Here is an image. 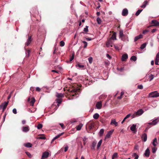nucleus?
<instances>
[{"label": "nucleus", "mask_w": 159, "mask_h": 159, "mask_svg": "<svg viewBox=\"0 0 159 159\" xmlns=\"http://www.w3.org/2000/svg\"><path fill=\"white\" fill-rule=\"evenodd\" d=\"M57 103V107L56 106L55 103L53 104L51 106L50 108L53 109L54 110H56L59 106V104L62 102V100L61 99H56Z\"/></svg>", "instance_id": "obj_1"}, {"label": "nucleus", "mask_w": 159, "mask_h": 159, "mask_svg": "<svg viewBox=\"0 0 159 159\" xmlns=\"http://www.w3.org/2000/svg\"><path fill=\"white\" fill-rule=\"evenodd\" d=\"M143 113V111L142 109L138 110L137 111L135 112L132 115L131 117L133 118L137 116H139L142 115Z\"/></svg>", "instance_id": "obj_2"}, {"label": "nucleus", "mask_w": 159, "mask_h": 159, "mask_svg": "<svg viewBox=\"0 0 159 159\" xmlns=\"http://www.w3.org/2000/svg\"><path fill=\"white\" fill-rule=\"evenodd\" d=\"M149 98H157L159 97V93L157 91H154L149 93L148 96Z\"/></svg>", "instance_id": "obj_3"}, {"label": "nucleus", "mask_w": 159, "mask_h": 159, "mask_svg": "<svg viewBox=\"0 0 159 159\" xmlns=\"http://www.w3.org/2000/svg\"><path fill=\"white\" fill-rule=\"evenodd\" d=\"M78 89H74L71 90L70 89L68 90V91L70 93H75L74 94L71 95V96L70 97V99H74V97L76 96L75 98H77V94L75 93H76Z\"/></svg>", "instance_id": "obj_4"}, {"label": "nucleus", "mask_w": 159, "mask_h": 159, "mask_svg": "<svg viewBox=\"0 0 159 159\" xmlns=\"http://www.w3.org/2000/svg\"><path fill=\"white\" fill-rule=\"evenodd\" d=\"M49 155V153L47 152H43L42 154L41 159H46L47 158Z\"/></svg>", "instance_id": "obj_5"}, {"label": "nucleus", "mask_w": 159, "mask_h": 159, "mask_svg": "<svg viewBox=\"0 0 159 159\" xmlns=\"http://www.w3.org/2000/svg\"><path fill=\"white\" fill-rule=\"evenodd\" d=\"M159 120L158 118H157L155 120H153L151 122L149 123H148L149 125H155L157 124Z\"/></svg>", "instance_id": "obj_6"}, {"label": "nucleus", "mask_w": 159, "mask_h": 159, "mask_svg": "<svg viewBox=\"0 0 159 159\" xmlns=\"http://www.w3.org/2000/svg\"><path fill=\"white\" fill-rule=\"evenodd\" d=\"M114 131L113 130H111L108 132L105 138V140L109 138Z\"/></svg>", "instance_id": "obj_7"}, {"label": "nucleus", "mask_w": 159, "mask_h": 159, "mask_svg": "<svg viewBox=\"0 0 159 159\" xmlns=\"http://www.w3.org/2000/svg\"><path fill=\"white\" fill-rule=\"evenodd\" d=\"M28 101L30 102V105L33 106L35 101V100L34 98H31V99L30 98H29L28 99Z\"/></svg>", "instance_id": "obj_8"}, {"label": "nucleus", "mask_w": 159, "mask_h": 159, "mask_svg": "<svg viewBox=\"0 0 159 159\" xmlns=\"http://www.w3.org/2000/svg\"><path fill=\"white\" fill-rule=\"evenodd\" d=\"M113 42L112 41L111 39H110L107 41L106 43V46L107 47H109V46L112 47Z\"/></svg>", "instance_id": "obj_9"}, {"label": "nucleus", "mask_w": 159, "mask_h": 159, "mask_svg": "<svg viewBox=\"0 0 159 159\" xmlns=\"http://www.w3.org/2000/svg\"><path fill=\"white\" fill-rule=\"evenodd\" d=\"M128 13V11L127 9L125 8L123 9L122 12V15L123 16H127Z\"/></svg>", "instance_id": "obj_10"}, {"label": "nucleus", "mask_w": 159, "mask_h": 159, "mask_svg": "<svg viewBox=\"0 0 159 159\" xmlns=\"http://www.w3.org/2000/svg\"><path fill=\"white\" fill-rule=\"evenodd\" d=\"M31 36L28 35V39L27 40V42L25 43V45L28 46L31 43Z\"/></svg>", "instance_id": "obj_11"}, {"label": "nucleus", "mask_w": 159, "mask_h": 159, "mask_svg": "<svg viewBox=\"0 0 159 159\" xmlns=\"http://www.w3.org/2000/svg\"><path fill=\"white\" fill-rule=\"evenodd\" d=\"M9 103L8 101H7V102H5L4 103H3L2 104L3 108H2V111H4L5 109H6L7 107V106Z\"/></svg>", "instance_id": "obj_12"}, {"label": "nucleus", "mask_w": 159, "mask_h": 159, "mask_svg": "<svg viewBox=\"0 0 159 159\" xmlns=\"http://www.w3.org/2000/svg\"><path fill=\"white\" fill-rule=\"evenodd\" d=\"M128 58V55L127 54H125L122 55L121 60L123 61H125Z\"/></svg>", "instance_id": "obj_13"}, {"label": "nucleus", "mask_w": 159, "mask_h": 159, "mask_svg": "<svg viewBox=\"0 0 159 159\" xmlns=\"http://www.w3.org/2000/svg\"><path fill=\"white\" fill-rule=\"evenodd\" d=\"M158 62H159V52H158L156 56L155 60V64L156 65H158Z\"/></svg>", "instance_id": "obj_14"}, {"label": "nucleus", "mask_w": 159, "mask_h": 159, "mask_svg": "<svg viewBox=\"0 0 159 159\" xmlns=\"http://www.w3.org/2000/svg\"><path fill=\"white\" fill-rule=\"evenodd\" d=\"M152 24L154 26H159V22L156 20H153L152 21Z\"/></svg>", "instance_id": "obj_15"}, {"label": "nucleus", "mask_w": 159, "mask_h": 159, "mask_svg": "<svg viewBox=\"0 0 159 159\" xmlns=\"http://www.w3.org/2000/svg\"><path fill=\"white\" fill-rule=\"evenodd\" d=\"M136 125L133 124L130 128V130L134 133L136 131Z\"/></svg>", "instance_id": "obj_16"}, {"label": "nucleus", "mask_w": 159, "mask_h": 159, "mask_svg": "<svg viewBox=\"0 0 159 159\" xmlns=\"http://www.w3.org/2000/svg\"><path fill=\"white\" fill-rule=\"evenodd\" d=\"M110 125H114L116 126H117L118 125V123L116 122L115 119H112L110 123Z\"/></svg>", "instance_id": "obj_17"}, {"label": "nucleus", "mask_w": 159, "mask_h": 159, "mask_svg": "<svg viewBox=\"0 0 159 159\" xmlns=\"http://www.w3.org/2000/svg\"><path fill=\"white\" fill-rule=\"evenodd\" d=\"M150 150L148 148H147L145 151V152L144 153V155L146 157H148L150 155Z\"/></svg>", "instance_id": "obj_18"}, {"label": "nucleus", "mask_w": 159, "mask_h": 159, "mask_svg": "<svg viewBox=\"0 0 159 159\" xmlns=\"http://www.w3.org/2000/svg\"><path fill=\"white\" fill-rule=\"evenodd\" d=\"M96 107L98 109H100L102 107V102L101 101L97 102L96 104Z\"/></svg>", "instance_id": "obj_19"}, {"label": "nucleus", "mask_w": 159, "mask_h": 159, "mask_svg": "<svg viewBox=\"0 0 159 159\" xmlns=\"http://www.w3.org/2000/svg\"><path fill=\"white\" fill-rule=\"evenodd\" d=\"M141 138H142V140L144 142H146L147 140V134L145 133L143 134Z\"/></svg>", "instance_id": "obj_20"}, {"label": "nucleus", "mask_w": 159, "mask_h": 159, "mask_svg": "<svg viewBox=\"0 0 159 159\" xmlns=\"http://www.w3.org/2000/svg\"><path fill=\"white\" fill-rule=\"evenodd\" d=\"M124 36V35L123 34V31L122 30H120L119 31V37L120 38L121 40H123V37Z\"/></svg>", "instance_id": "obj_21"}, {"label": "nucleus", "mask_w": 159, "mask_h": 159, "mask_svg": "<svg viewBox=\"0 0 159 159\" xmlns=\"http://www.w3.org/2000/svg\"><path fill=\"white\" fill-rule=\"evenodd\" d=\"M22 131L24 132H27L29 131L30 129L28 126L23 127L22 128Z\"/></svg>", "instance_id": "obj_22"}, {"label": "nucleus", "mask_w": 159, "mask_h": 159, "mask_svg": "<svg viewBox=\"0 0 159 159\" xmlns=\"http://www.w3.org/2000/svg\"><path fill=\"white\" fill-rule=\"evenodd\" d=\"M32 12L36 14H38L39 12L37 7L33 8L32 10Z\"/></svg>", "instance_id": "obj_23"}, {"label": "nucleus", "mask_w": 159, "mask_h": 159, "mask_svg": "<svg viewBox=\"0 0 159 159\" xmlns=\"http://www.w3.org/2000/svg\"><path fill=\"white\" fill-rule=\"evenodd\" d=\"M56 96L58 98H61L64 96V94L62 93H57Z\"/></svg>", "instance_id": "obj_24"}, {"label": "nucleus", "mask_w": 159, "mask_h": 159, "mask_svg": "<svg viewBox=\"0 0 159 159\" xmlns=\"http://www.w3.org/2000/svg\"><path fill=\"white\" fill-rule=\"evenodd\" d=\"M32 144L30 143H28L24 144V146L27 148H31L32 146Z\"/></svg>", "instance_id": "obj_25"}, {"label": "nucleus", "mask_w": 159, "mask_h": 159, "mask_svg": "<svg viewBox=\"0 0 159 159\" xmlns=\"http://www.w3.org/2000/svg\"><path fill=\"white\" fill-rule=\"evenodd\" d=\"M148 3V2L147 1H145L143 3V4L141 6V8H145L146 7V5Z\"/></svg>", "instance_id": "obj_26"}, {"label": "nucleus", "mask_w": 159, "mask_h": 159, "mask_svg": "<svg viewBox=\"0 0 159 159\" xmlns=\"http://www.w3.org/2000/svg\"><path fill=\"white\" fill-rule=\"evenodd\" d=\"M152 143L154 146H157V140L156 138H154L153 140Z\"/></svg>", "instance_id": "obj_27"}, {"label": "nucleus", "mask_w": 159, "mask_h": 159, "mask_svg": "<svg viewBox=\"0 0 159 159\" xmlns=\"http://www.w3.org/2000/svg\"><path fill=\"white\" fill-rule=\"evenodd\" d=\"M83 124H80L79 125L77 126L76 127L77 130H80L81 129L82 127L83 126Z\"/></svg>", "instance_id": "obj_28"}, {"label": "nucleus", "mask_w": 159, "mask_h": 159, "mask_svg": "<svg viewBox=\"0 0 159 159\" xmlns=\"http://www.w3.org/2000/svg\"><path fill=\"white\" fill-rule=\"evenodd\" d=\"M111 39L116 40V33H114L111 38Z\"/></svg>", "instance_id": "obj_29"}, {"label": "nucleus", "mask_w": 159, "mask_h": 159, "mask_svg": "<svg viewBox=\"0 0 159 159\" xmlns=\"http://www.w3.org/2000/svg\"><path fill=\"white\" fill-rule=\"evenodd\" d=\"M96 145V143L95 142H93L92 143L91 148L92 149L94 150L95 147Z\"/></svg>", "instance_id": "obj_30"}, {"label": "nucleus", "mask_w": 159, "mask_h": 159, "mask_svg": "<svg viewBox=\"0 0 159 159\" xmlns=\"http://www.w3.org/2000/svg\"><path fill=\"white\" fill-rule=\"evenodd\" d=\"M99 116V115L97 113H95L93 115V118L95 119H97L98 118Z\"/></svg>", "instance_id": "obj_31"}, {"label": "nucleus", "mask_w": 159, "mask_h": 159, "mask_svg": "<svg viewBox=\"0 0 159 159\" xmlns=\"http://www.w3.org/2000/svg\"><path fill=\"white\" fill-rule=\"evenodd\" d=\"M142 36L141 35H140L139 36H136V37H135V38H134V41L136 42L138 39H139L140 38H142Z\"/></svg>", "instance_id": "obj_32"}, {"label": "nucleus", "mask_w": 159, "mask_h": 159, "mask_svg": "<svg viewBox=\"0 0 159 159\" xmlns=\"http://www.w3.org/2000/svg\"><path fill=\"white\" fill-rule=\"evenodd\" d=\"M30 51L29 50H26L25 54L26 56L27 57H29L30 56Z\"/></svg>", "instance_id": "obj_33"}, {"label": "nucleus", "mask_w": 159, "mask_h": 159, "mask_svg": "<svg viewBox=\"0 0 159 159\" xmlns=\"http://www.w3.org/2000/svg\"><path fill=\"white\" fill-rule=\"evenodd\" d=\"M104 132V130L103 129H101L99 132V135L100 136H102Z\"/></svg>", "instance_id": "obj_34"}, {"label": "nucleus", "mask_w": 159, "mask_h": 159, "mask_svg": "<svg viewBox=\"0 0 159 159\" xmlns=\"http://www.w3.org/2000/svg\"><path fill=\"white\" fill-rule=\"evenodd\" d=\"M142 9H139L135 13V15L136 16H138L140 13L141 12V11H142Z\"/></svg>", "instance_id": "obj_35"}, {"label": "nucleus", "mask_w": 159, "mask_h": 159, "mask_svg": "<svg viewBox=\"0 0 159 159\" xmlns=\"http://www.w3.org/2000/svg\"><path fill=\"white\" fill-rule=\"evenodd\" d=\"M25 153L30 158H31L32 157V156L29 152H25Z\"/></svg>", "instance_id": "obj_36"}, {"label": "nucleus", "mask_w": 159, "mask_h": 159, "mask_svg": "<svg viewBox=\"0 0 159 159\" xmlns=\"http://www.w3.org/2000/svg\"><path fill=\"white\" fill-rule=\"evenodd\" d=\"M154 76L152 75H151L149 76V81H151L154 78Z\"/></svg>", "instance_id": "obj_37"}, {"label": "nucleus", "mask_w": 159, "mask_h": 159, "mask_svg": "<svg viewBox=\"0 0 159 159\" xmlns=\"http://www.w3.org/2000/svg\"><path fill=\"white\" fill-rule=\"evenodd\" d=\"M132 156L135 157L134 159H138L139 157V156L135 153H134Z\"/></svg>", "instance_id": "obj_38"}, {"label": "nucleus", "mask_w": 159, "mask_h": 159, "mask_svg": "<svg viewBox=\"0 0 159 159\" xmlns=\"http://www.w3.org/2000/svg\"><path fill=\"white\" fill-rule=\"evenodd\" d=\"M102 143V140H100L99 142H98V144H97V148L98 149L100 147V146L101 144Z\"/></svg>", "instance_id": "obj_39"}, {"label": "nucleus", "mask_w": 159, "mask_h": 159, "mask_svg": "<svg viewBox=\"0 0 159 159\" xmlns=\"http://www.w3.org/2000/svg\"><path fill=\"white\" fill-rule=\"evenodd\" d=\"M97 21L98 23V24H101L102 22V20H101V19L99 17H98L97 18Z\"/></svg>", "instance_id": "obj_40"}, {"label": "nucleus", "mask_w": 159, "mask_h": 159, "mask_svg": "<svg viewBox=\"0 0 159 159\" xmlns=\"http://www.w3.org/2000/svg\"><path fill=\"white\" fill-rule=\"evenodd\" d=\"M137 60V58L135 56H132L130 58V60L133 61H135Z\"/></svg>", "instance_id": "obj_41"}, {"label": "nucleus", "mask_w": 159, "mask_h": 159, "mask_svg": "<svg viewBox=\"0 0 159 159\" xmlns=\"http://www.w3.org/2000/svg\"><path fill=\"white\" fill-rule=\"evenodd\" d=\"M117 153L115 152L112 155V158H115L117 157Z\"/></svg>", "instance_id": "obj_42"}, {"label": "nucleus", "mask_w": 159, "mask_h": 159, "mask_svg": "<svg viewBox=\"0 0 159 159\" xmlns=\"http://www.w3.org/2000/svg\"><path fill=\"white\" fill-rule=\"evenodd\" d=\"M146 45V44L145 43H143L142 44L141 47L140 48L142 49H143L145 48Z\"/></svg>", "instance_id": "obj_43"}, {"label": "nucleus", "mask_w": 159, "mask_h": 159, "mask_svg": "<svg viewBox=\"0 0 159 159\" xmlns=\"http://www.w3.org/2000/svg\"><path fill=\"white\" fill-rule=\"evenodd\" d=\"M65 45V43L63 41H61L60 42V45L61 47H63Z\"/></svg>", "instance_id": "obj_44"}, {"label": "nucleus", "mask_w": 159, "mask_h": 159, "mask_svg": "<svg viewBox=\"0 0 159 159\" xmlns=\"http://www.w3.org/2000/svg\"><path fill=\"white\" fill-rule=\"evenodd\" d=\"M88 60H89V62L90 64H91L92 63L93 61V59L92 57H89L88 59Z\"/></svg>", "instance_id": "obj_45"}, {"label": "nucleus", "mask_w": 159, "mask_h": 159, "mask_svg": "<svg viewBox=\"0 0 159 159\" xmlns=\"http://www.w3.org/2000/svg\"><path fill=\"white\" fill-rule=\"evenodd\" d=\"M43 127V125L41 124H39L37 126V128L38 129H40L42 128Z\"/></svg>", "instance_id": "obj_46"}, {"label": "nucleus", "mask_w": 159, "mask_h": 159, "mask_svg": "<svg viewBox=\"0 0 159 159\" xmlns=\"http://www.w3.org/2000/svg\"><path fill=\"white\" fill-rule=\"evenodd\" d=\"M137 88L139 89H143V86L142 85H139L137 86Z\"/></svg>", "instance_id": "obj_47"}, {"label": "nucleus", "mask_w": 159, "mask_h": 159, "mask_svg": "<svg viewBox=\"0 0 159 159\" xmlns=\"http://www.w3.org/2000/svg\"><path fill=\"white\" fill-rule=\"evenodd\" d=\"M82 42L84 43V48H86L87 46V44H88L85 41H83Z\"/></svg>", "instance_id": "obj_48"}, {"label": "nucleus", "mask_w": 159, "mask_h": 159, "mask_svg": "<svg viewBox=\"0 0 159 159\" xmlns=\"http://www.w3.org/2000/svg\"><path fill=\"white\" fill-rule=\"evenodd\" d=\"M88 26H86V27L85 28H84V32H88Z\"/></svg>", "instance_id": "obj_49"}, {"label": "nucleus", "mask_w": 159, "mask_h": 159, "mask_svg": "<svg viewBox=\"0 0 159 159\" xmlns=\"http://www.w3.org/2000/svg\"><path fill=\"white\" fill-rule=\"evenodd\" d=\"M74 58V55L73 54L72 55V56H71V57H70L69 61L70 62H71V61H72V60Z\"/></svg>", "instance_id": "obj_50"}, {"label": "nucleus", "mask_w": 159, "mask_h": 159, "mask_svg": "<svg viewBox=\"0 0 159 159\" xmlns=\"http://www.w3.org/2000/svg\"><path fill=\"white\" fill-rule=\"evenodd\" d=\"M152 152L153 153H155L157 150V149L155 147L152 148Z\"/></svg>", "instance_id": "obj_51"}, {"label": "nucleus", "mask_w": 159, "mask_h": 159, "mask_svg": "<svg viewBox=\"0 0 159 159\" xmlns=\"http://www.w3.org/2000/svg\"><path fill=\"white\" fill-rule=\"evenodd\" d=\"M38 139H45V138L44 136H42L39 137L38 138Z\"/></svg>", "instance_id": "obj_52"}, {"label": "nucleus", "mask_w": 159, "mask_h": 159, "mask_svg": "<svg viewBox=\"0 0 159 159\" xmlns=\"http://www.w3.org/2000/svg\"><path fill=\"white\" fill-rule=\"evenodd\" d=\"M62 134H59L58 135H57V136H55L54 138V139H56L57 138H58L61 135H62Z\"/></svg>", "instance_id": "obj_53"}, {"label": "nucleus", "mask_w": 159, "mask_h": 159, "mask_svg": "<svg viewBox=\"0 0 159 159\" xmlns=\"http://www.w3.org/2000/svg\"><path fill=\"white\" fill-rule=\"evenodd\" d=\"M12 111L14 114H16L17 113V111L16 108L13 109Z\"/></svg>", "instance_id": "obj_54"}, {"label": "nucleus", "mask_w": 159, "mask_h": 159, "mask_svg": "<svg viewBox=\"0 0 159 159\" xmlns=\"http://www.w3.org/2000/svg\"><path fill=\"white\" fill-rule=\"evenodd\" d=\"M36 91H38V92H40V90H41V89H40L38 87H37L36 88Z\"/></svg>", "instance_id": "obj_55"}, {"label": "nucleus", "mask_w": 159, "mask_h": 159, "mask_svg": "<svg viewBox=\"0 0 159 159\" xmlns=\"http://www.w3.org/2000/svg\"><path fill=\"white\" fill-rule=\"evenodd\" d=\"M131 115V114H129L127 115L125 117V118L127 119L129 118Z\"/></svg>", "instance_id": "obj_56"}, {"label": "nucleus", "mask_w": 159, "mask_h": 159, "mask_svg": "<svg viewBox=\"0 0 159 159\" xmlns=\"http://www.w3.org/2000/svg\"><path fill=\"white\" fill-rule=\"evenodd\" d=\"M60 125H61V127L62 129H63L65 127L64 126V124L63 123H60Z\"/></svg>", "instance_id": "obj_57"}, {"label": "nucleus", "mask_w": 159, "mask_h": 159, "mask_svg": "<svg viewBox=\"0 0 159 159\" xmlns=\"http://www.w3.org/2000/svg\"><path fill=\"white\" fill-rule=\"evenodd\" d=\"M106 56L109 59H111V57L108 54H106Z\"/></svg>", "instance_id": "obj_58"}, {"label": "nucleus", "mask_w": 159, "mask_h": 159, "mask_svg": "<svg viewBox=\"0 0 159 159\" xmlns=\"http://www.w3.org/2000/svg\"><path fill=\"white\" fill-rule=\"evenodd\" d=\"M148 30H145L143 31V33L144 34L148 33Z\"/></svg>", "instance_id": "obj_59"}, {"label": "nucleus", "mask_w": 159, "mask_h": 159, "mask_svg": "<svg viewBox=\"0 0 159 159\" xmlns=\"http://www.w3.org/2000/svg\"><path fill=\"white\" fill-rule=\"evenodd\" d=\"M68 147L67 146H66V147H65L64 151L65 152H66L67 151V150H68Z\"/></svg>", "instance_id": "obj_60"}, {"label": "nucleus", "mask_w": 159, "mask_h": 159, "mask_svg": "<svg viewBox=\"0 0 159 159\" xmlns=\"http://www.w3.org/2000/svg\"><path fill=\"white\" fill-rule=\"evenodd\" d=\"M134 149L135 150H138V145H136L134 147Z\"/></svg>", "instance_id": "obj_61"}, {"label": "nucleus", "mask_w": 159, "mask_h": 159, "mask_svg": "<svg viewBox=\"0 0 159 159\" xmlns=\"http://www.w3.org/2000/svg\"><path fill=\"white\" fill-rule=\"evenodd\" d=\"M114 47L116 50H119V47L117 46H114Z\"/></svg>", "instance_id": "obj_62"}, {"label": "nucleus", "mask_w": 159, "mask_h": 159, "mask_svg": "<svg viewBox=\"0 0 159 159\" xmlns=\"http://www.w3.org/2000/svg\"><path fill=\"white\" fill-rule=\"evenodd\" d=\"M78 66L80 68H83L84 67V66L83 65H80V64L78 65Z\"/></svg>", "instance_id": "obj_63"}, {"label": "nucleus", "mask_w": 159, "mask_h": 159, "mask_svg": "<svg viewBox=\"0 0 159 159\" xmlns=\"http://www.w3.org/2000/svg\"><path fill=\"white\" fill-rule=\"evenodd\" d=\"M22 123L23 125H24L26 123V121L25 120H23L22 121Z\"/></svg>", "instance_id": "obj_64"}]
</instances>
